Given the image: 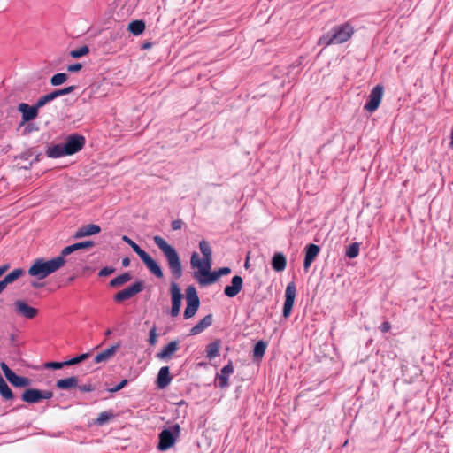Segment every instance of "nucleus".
<instances>
[{
	"label": "nucleus",
	"instance_id": "nucleus-32",
	"mask_svg": "<svg viewBox=\"0 0 453 453\" xmlns=\"http://www.w3.org/2000/svg\"><path fill=\"white\" fill-rule=\"evenodd\" d=\"M132 279V276L129 273H124L110 281V286L112 288L119 287L127 282H128Z\"/></svg>",
	"mask_w": 453,
	"mask_h": 453
},
{
	"label": "nucleus",
	"instance_id": "nucleus-9",
	"mask_svg": "<svg viewBox=\"0 0 453 453\" xmlns=\"http://www.w3.org/2000/svg\"><path fill=\"white\" fill-rule=\"evenodd\" d=\"M170 294H171V302H172V308H171L170 314L172 317L175 318L180 313V307H181V301H182V297H183L180 288L175 281H172L170 284Z\"/></svg>",
	"mask_w": 453,
	"mask_h": 453
},
{
	"label": "nucleus",
	"instance_id": "nucleus-39",
	"mask_svg": "<svg viewBox=\"0 0 453 453\" xmlns=\"http://www.w3.org/2000/svg\"><path fill=\"white\" fill-rule=\"evenodd\" d=\"M89 52V48L87 45H83L79 49L73 50L70 51V56L73 58H79Z\"/></svg>",
	"mask_w": 453,
	"mask_h": 453
},
{
	"label": "nucleus",
	"instance_id": "nucleus-36",
	"mask_svg": "<svg viewBox=\"0 0 453 453\" xmlns=\"http://www.w3.org/2000/svg\"><path fill=\"white\" fill-rule=\"evenodd\" d=\"M68 79V75L65 73H56L54 74L51 78H50V84L52 86H59L61 84H63L64 82H65Z\"/></svg>",
	"mask_w": 453,
	"mask_h": 453
},
{
	"label": "nucleus",
	"instance_id": "nucleus-59",
	"mask_svg": "<svg viewBox=\"0 0 453 453\" xmlns=\"http://www.w3.org/2000/svg\"><path fill=\"white\" fill-rule=\"evenodd\" d=\"M450 138H451L450 146L453 147V127H452V129H451Z\"/></svg>",
	"mask_w": 453,
	"mask_h": 453
},
{
	"label": "nucleus",
	"instance_id": "nucleus-19",
	"mask_svg": "<svg viewBox=\"0 0 453 453\" xmlns=\"http://www.w3.org/2000/svg\"><path fill=\"white\" fill-rule=\"evenodd\" d=\"M100 231H101V228L98 225H96V224L85 225V226H81L76 231V233L74 234V238L79 239V238H83L86 236L94 235V234L100 233Z\"/></svg>",
	"mask_w": 453,
	"mask_h": 453
},
{
	"label": "nucleus",
	"instance_id": "nucleus-3",
	"mask_svg": "<svg viewBox=\"0 0 453 453\" xmlns=\"http://www.w3.org/2000/svg\"><path fill=\"white\" fill-rule=\"evenodd\" d=\"M353 32V27L349 23L335 26L323 35L319 39L318 43L324 47L343 43L351 37Z\"/></svg>",
	"mask_w": 453,
	"mask_h": 453
},
{
	"label": "nucleus",
	"instance_id": "nucleus-1",
	"mask_svg": "<svg viewBox=\"0 0 453 453\" xmlns=\"http://www.w3.org/2000/svg\"><path fill=\"white\" fill-rule=\"evenodd\" d=\"M153 241L165 257L173 278L174 280L180 279L183 274V270L177 250L159 235H155Z\"/></svg>",
	"mask_w": 453,
	"mask_h": 453
},
{
	"label": "nucleus",
	"instance_id": "nucleus-31",
	"mask_svg": "<svg viewBox=\"0 0 453 453\" xmlns=\"http://www.w3.org/2000/svg\"><path fill=\"white\" fill-rule=\"evenodd\" d=\"M145 29V23L142 20H133L128 25V30L134 35H141Z\"/></svg>",
	"mask_w": 453,
	"mask_h": 453
},
{
	"label": "nucleus",
	"instance_id": "nucleus-21",
	"mask_svg": "<svg viewBox=\"0 0 453 453\" xmlns=\"http://www.w3.org/2000/svg\"><path fill=\"white\" fill-rule=\"evenodd\" d=\"M172 381V377L170 375V369L168 366H163L160 368L157 379V384L159 388H166Z\"/></svg>",
	"mask_w": 453,
	"mask_h": 453
},
{
	"label": "nucleus",
	"instance_id": "nucleus-30",
	"mask_svg": "<svg viewBox=\"0 0 453 453\" xmlns=\"http://www.w3.org/2000/svg\"><path fill=\"white\" fill-rule=\"evenodd\" d=\"M220 342L219 341H215L206 347V357L209 359H213L219 355Z\"/></svg>",
	"mask_w": 453,
	"mask_h": 453
},
{
	"label": "nucleus",
	"instance_id": "nucleus-6",
	"mask_svg": "<svg viewBox=\"0 0 453 453\" xmlns=\"http://www.w3.org/2000/svg\"><path fill=\"white\" fill-rule=\"evenodd\" d=\"M211 263L212 259L200 258L197 252H193L190 257V265L193 269H198L197 272H195L194 277L197 280V277H203L204 274H207L211 268Z\"/></svg>",
	"mask_w": 453,
	"mask_h": 453
},
{
	"label": "nucleus",
	"instance_id": "nucleus-57",
	"mask_svg": "<svg viewBox=\"0 0 453 453\" xmlns=\"http://www.w3.org/2000/svg\"><path fill=\"white\" fill-rule=\"evenodd\" d=\"M8 268H9V265L8 264H5V265L0 266V276L2 274H4L8 270Z\"/></svg>",
	"mask_w": 453,
	"mask_h": 453
},
{
	"label": "nucleus",
	"instance_id": "nucleus-16",
	"mask_svg": "<svg viewBox=\"0 0 453 453\" xmlns=\"http://www.w3.org/2000/svg\"><path fill=\"white\" fill-rule=\"evenodd\" d=\"M384 88L382 85L375 86L370 93V113L376 111L380 104Z\"/></svg>",
	"mask_w": 453,
	"mask_h": 453
},
{
	"label": "nucleus",
	"instance_id": "nucleus-13",
	"mask_svg": "<svg viewBox=\"0 0 453 453\" xmlns=\"http://www.w3.org/2000/svg\"><path fill=\"white\" fill-rule=\"evenodd\" d=\"M234 372V366L232 361H228L227 365L223 366L220 370V373L217 374L216 380L218 386L220 388H226L229 386L228 379L229 376Z\"/></svg>",
	"mask_w": 453,
	"mask_h": 453
},
{
	"label": "nucleus",
	"instance_id": "nucleus-37",
	"mask_svg": "<svg viewBox=\"0 0 453 453\" xmlns=\"http://www.w3.org/2000/svg\"><path fill=\"white\" fill-rule=\"evenodd\" d=\"M359 253V243L353 242L346 248L345 255L349 258H355Z\"/></svg>",
	"mask_w": 453,
	"mask_h": 453
},
{
	"label": "nucleus",
	"instance_id": "nucleus-42",
	"mask_svg": "<svg viewBox=\"0 0 453 453\" xmlns=\"http://www.w3.org/2000/svg\"><path fill=\"white\" fill-rule=\"evenodd\" d=\"M76 89V86H69L65 88L58 89L52 91L54 94L55 98L59 97L61 96L68 95L72 92H73Z\"/></svg>",
	"mask_w": 453,
	"mask_h": 453
},
{
	"label": "nucleus",
	"instance_id": "nucleus-33",
	"mask_svg": "<svg viewBox=\"0 0 453 453\" xmlns=\"http://www.w3.org/2000/svg\"><path fill=\"white\" fill-rule=\"evenodd\" d=\"M199 250L203 255V257L212 259V250L210 243L206 240L200 241Z\"/></svg>",
	"mask_w": 453,
	"mask_h": 453
},
{
	"label": "nucleus",
	"instance_id": "nucleus-27",
	"mask_svg": "<svg viewBox=\"0 0 453 453\" xmlns=\"http://www.w3.org/2000/svg\"><path fill=\"white\" fill-rule=\"evenodd\" d=\"M46 155L50 158H59L67 156L66 152H65L64 144L61 143L49 147L46 150Z\"/></svg>",
	"mask_w": 453,
	"mask_h": 453
},
{
	"label": "nucleus",
	"instance_id": "nucleus-52",
	"mask_svg": "<svg viewBox=\"0 0 453 453\" xmlns=\"http://www.w3.org/2000/svg\"><path fill=\"white\" fill-rule=\"evenodd\" d=\"M182 225H183V222L181 219H176V220H173L171 224V226H172V229L173 230H179L182 227Z\"/></svg>",
	"mask_w": 453,
	"mask_h": 453
},
{
	"label": "nucleus",
	"instance_id": "nucleus-17",
	"mask_svg": "<svg viewBox=\"0 0 453 453\" xmlns=\"http://www.w3.org/2000/svg\"><path fill=\"white\" fill-rule=\"evenodd\" d=\"M320 251L319 246L316 244H309L305 247V257L303 261V267L305 270H308L314 261V259L318 257Z\"/></svg>",
	"mask_w": 453,
	"mask_h": 453
},
{
	"label": "nucleus",
	"instance_id": "nucleus-26",
	"mask_svg": "<svg viewBox=\"0 0 453 453\" xmlns=\"http://www.w3.org/2000/svg\"><path fill=\"white\" fill-rule=\"evenodd\" d=\"M219 277L218 270L212 272L209 270V273L204 274V276L197 277V281L201 286H208L216 282Z\"/></svg>",
	"mask_w": 453,
	"mask_h": 453
},
{
	"label": "nucleus",
	"instance_id": "nucleus-46",
	"mask_svg": "<svg viewBox=\"0 0 453 453\" xmlns=\"http://www.w3.org/2000/svg\"><path fill=\"white\" fill-rule=\"evenodd\" d=\"M77 388L81 392H83V393H88V392H92L95 390V387L92 385L91 382H88L83 385H78Z\"/></svg>",
	"mask_w": 453,
	"mask_h": 453
},
{
	"label": "nucleus",
	"instance_id": "nucleus-61",
	"mask_svg": "<svg viewBox=\"0 0 453 453\" xmlns=\"http://www.w3.org/2000/svg\"><path fill=\"white\" fill-rule=\"evenodd\" d=\"M364 110L368 111V100L364 104Z\"/></svg>",
	"mask_w": 453,
	"mask_h": 453
},
{
	"label": "nucleus",
	"instance_id": "nucleus-60",
	"mask_svg": "<svg viewBox=\"0 0 453 453\" xmlns=\"http://www.w3.org/2000/svg\"><path fill=\"white\" fill-rule=\"evenodd\" d=\"M6 287L4 285V283H2L0 281V294L2 293V291H4V289Z\"/></svg>",
	"mask_w": 453,
	"mask_h": 453
},
{
	"label": "nucleus",
	"instance_id": "nucleus-35",
	"mask_svg": "<svg viewBox=\"0 0 453 453\" xmlns=\"http://www.w3.org/2000/svg\"><path fill=\"white\" fill-rule=\"evenodd\" d=\"M121 239L133 249V250L139 256V257L144 254L145 251L128 236L123 235Z\"/></svg>",
	"mask_w": 453,
	"mask_h": 453
},
{
	"label": "nucleus",
	"instance_id": "nucleus-49",
	"mask_svg": "<svg viewBox=\"0 0 453 453\" xmlns=\"http://www.w3.org/2000/svg\"><path fill=\"white\" fill-rule=\"evenodd\" d=\"M115 271L114 268L112 267H108V266H105L104 268H102L99 273H98V275L101 276V277H105V276H108L111 273H113Z\"/></svg>",
	"mask_w": 453,
	"mask_h": 453
},
{
	"label": "nucleus",
	"instance_id": "nucleus-55",
	"mask_svg": "<svg viewBox=\"0 0 453 453\" xmlns=\"http://www.w3.org/2000/svg\"><path fill=\"white\" fill-rule=\"evenodd\" d=\"M391 326L388 322H383L380 326V329L382 332H388L390 329Z\"/></svg>",
	"mask_w": 453,
	"mask_h": 453
},
{
	"label": "nucleus",
	"instance_id": "nucleus-2",
	"mask_svg": "<svg viewBox=\"0 0 453 453\" xmlns=\"http://www.w3.org/2000/svg\"><path fill=\"white\" fill-rule=\"evenodd\" d=\"M65 263L62 257H54L50 260L37 258L28 269V274L38 280H43L50 274L60 269Z\"/></svg>",
	"mask_w": 453,
	"mask_h": 453
},
{
	"label": "nucleus",
	"instance_id": "nucleus-54",
	"mask_svg": "<svg viewBox=\"0 0 453 453\" xmlns=\"http://www.w3.org/2000/svg\"><path fill=\"white\" fill-rule=\"evenodd\" d=\"M219 276L227 275L231 273V269L229 267H221L219 270Z\"/></svg>",
	"mask_w": 453,
	"mask_h": 453
},
{
	"label": "nucleus",
	"instance_id": "nucleus-48",
	"mask_svg": "<svg viewBox=\"0 0 453 453\" xmlns=\"http://www.w3.org/2000/svg\"><path fill=\"white\" fill-rule=\"evenodd\" d=\"M127 382H128L127 380L125 379V380H121L115 387L109 388L108 391L111 392V393L118 392L120 389H122L127 384Z\"/></svg>",
	"mask_w": 453,
	"mask_h": 453
},
{
	"label": "nucleus",
	"instance_id": "nucleus-5",
	"mask_svg": "<svg viewBox=\"0 0 453 453\" xmlns=\"http://www.w3.org/2000/svg\"><path fill=\"white\" fill-rule=\"evenodd\" d=\"M186 300L187 306L183 315L185 319H188L195 316L200 305L196 288L193 285H190L186 288Z\"/></svg>",
	"mask_w": 453,
	"mask_h": 453
},
{
	"label": "nucleus",
	"instance_id": "nucleus-12",
	"mask_svg": "<svg viewBox=\"0 0 453 453\" xmlns=\"http://www.w3.org/2000/svg\"><path fill=\"white\" fill-rule=\"evenodd\" d=\"M14 305L17 312L26 319H32L38 314V310L28 305L25 301L17 300Z\"/></svg>",
	"mask_w": 453,
	"mask_h": 453
},
{
	"label": "nucleus",
	"instance_id": "nucleus-18",
	"mask_svg": "<svg viewBox=\"0 0 453 453\" xmlns=\"http://www.w3.org/2000/svg\"><path fill=\"white\" fill-rule=\"evenodd\" d=\"M179 349V341L174 340L165 345L163 349L156 354V357L161 360L171 358L173 354Z\"/></svg>",
	"mask_w": 453,
	"mask_h": 453
},
{
	"label": "nucleus",
	"instance_id": "nucleus-10",
	"mask_svg": "<svg viewBox=\"0 0 453 453\" xmlns=\"http://www.w3.org/2000/svg\"><path fill=\"white\" fill-rule=\"evenodd\" d=\"M296 295V287L294 281L289 282L285 289V302L283 306V317L288 318Z\"/></svg>",
	"mask_w": 453,
	"mask_h": 453
},
{
	"label": "nucleus",
	"instance_id": "nucleus-50",
	"mask_svg": "<svg viewBox=\"0 0 453 453\" xmlns=\"http://www.w3.org/2000/svg\"><path fill=\"white\" fill-rule=\"evenodd\" d=\"M0 367H1L6 379L13 372L12 369L9 368V366L4 362H1Z\"/></svg>",
	"mask_w": 453,
	"mask_h": 453
},
{
	"label": "nucleus",
	"instance_id": "nucleus-58",
	"mask_svg": "<svg viewBox=\"0 0 453 453\" xmlns=\"http://www.w3.org/2000/svg\"><path fill=\"white\" fill-rule=\"evenodd\" d=\"M151 46H152V43H151V42H145V43H143V45H142V49H144V50H146V49H150Z\"/></svg>",
	"mask_w": 453,
	"mask_h": 453
},
{
	"label": "nucleus",
	"instance_id": "nucleus-28",
	"mask_svg": "<svg viewBox=\"0 0 453 453\" xmlns=\"http://www.w3.org/2000/svg\"><path fill=\"white\" fill-rule=\"evenodd\" d=\"M118 349V346H111L108 349H106L105 350L98 353L96 357H95V363L98 364V363H102V362H105L107 361L108 359H110L116 352Z\"/></svg>",
	"mask_w": 453,
	"mask_h": 453
},
{
	"label": "nucleus",
	"instance_id": "nucleus-62",
	"mask_svg": "<svg viewBox=\"0 0 453 453\" xmlns=\"http://www.w3.org/2000/svg\"><path fill=\"white\" fill-rule=\"evenodd\" d=\"M110 334H111V330H110V329H108V330L106 331V335H109Z\"/></svg>",
	"mask_w": 453,
	"mask_h": 453
},
{
	"label": "nucleus",
	"instance_id": "nucleus-43",
	"mask_svg": "<svg viewBox=\"0 0 453 453\" xmlns=\"http://www.w3.org/2000/svg\"><path fill=\"white\" fill-rule=\"evenodd\" d=\"M77 249L75 248V243L72 244V245H69L65 248H64L60 253L59 256H58L57 257H62V260H65V257L68 255H70L71 253L76 251Z\"/></svg>",
	"mask_w": 453,
	"mask_h": 453
},
{
	"label": "nucleus",
	"instance_id": "nucleus-45",
	"mask_svg": "<svg viewBox=\"0 0 453 453\" xmlns=\"http://www.w3.org/2000/svg\"><path fill=\"white\" fill-rule=\"evenodd\" d=\"M64 366H66V364L64 362H47L44 364V367L48 369H61Z\"/></svg>",
	"mask_w": 453,
	"mask_h": 453
},
{
	"label": "nucleus",
	"instance_id": "nucleus-34",
	"mask_svg": "<svg viewBox=\"0 0 453 453\" xmlns=\"http://www.w3.org/2000/svg\"><path fill=\"white\" fill-rule=\"evenodd\" d=\"M267 347V343L264 341H258L253 349V356L255 358H262L265 355V349Z\"/></svg>",
	"mask_w": 453,
	"mask_h": 453
},
{
	"label": "nucleus",
	"instance_id": "nucleus-51",
	"mask_svg": "<svg viewBox=\"0 0 453 453\" xmlns=\"http://www.w3.org/2000/svg\"><path fill=\"white\" fill-rule=\"evenodd\" d=\"M81 68H82V65L80 64V63H76V64L68 65L67 66V71L68 72H72V73H75V72H79Z\"/></svg>",
	"mask_w": 453,
	"mask_h": 453
},
{
	"label": "nucleus",
	"instance_id": "nucleus-15",
	"mask_svg": "<svg viewBox=\"0 0 453 453\" xmlns=\"http://www.w3.org/2000/svg\"><path fill=\"white\" fill-rule=\"evenodd\" d=\"M243 280L241 276L235 275L232 278L231 285L224 288V294L227 297H234L242 288Z\"/></svg>",
	"mask_w": 453,
	"mask_h": 453
},
{
	"label": "nucleus",
	"instance_id": "nucleus-53",
	"mask_svg": "<svg viewBox=\"0 0 453 453\" xmlns=\"http://www.w3.org/2000/svg\"><path fill=\"white\" fill-rule=\"evenodd\" d=\"M42 400L50 399L53 396V393L50 390H41Z\"/></svg>",
	"mask_w": 453,
	"mask_h": 453
},
{
	"label": "nucleus",
	"instance_id": "nucleus-38",
	"mask_svg": "<svg viewBox=\"0 0 453 453\" xmlns=\"http://www.w3.org/2000/svg\"><path fill=\"white\" fill-rule=\"evenodd\" d=\"M112 417L113 414L111 411H103L98 415L97 418L95 421V424L98 426H103L105 423H107Z\"/></svg>",
	"mask_w": 453,
	"mask_h": 453
},
{
	"label": "nucleus",
	"instance_id": "nucleus-40",
	"mask_svg": "<svg viewBox=\"0 0 453 453\" xmlns=\"http://www.w3.org/2000/svg\"><path fill=\"white\" fill-rule=\"evenodd\" d=\"M54 99H56L54 94L53 92H50L40 97L35 104H37V107L41 108Z\"/></svg>",
	"mask_w": 453,
	"mask_h": 453
},
{
	"label": "nucleus",
	"instance_id": "nucleus-22",
	"mask_svg": "<svg viewBox=\"0 0 453 453\" xmlns=\"http://www.w3.org/2000/svg\"><path fill=\"white\" fill-rule=\"evenodd\" d=\"M212 324V315L208 314L195 325L189 332V335H196L205 330Z\"/></svg>",
	"mask_w": 453,
	"mask_h": 453
},
{
	"label": "nucleus",
	"instance_id": "nucleus-23",
	"mask_svg": "<svg viewBox=\"0 0 453 453\" xmlns=\"http://www.w3.org/2000/svg\"><path fill=\"white\" fill-rule=\"evenodd\" d=\"M287 266L286 257L281 252H276L272 258V267L276 272H282Z\"/></svg>",
	"mask_w": 453,
	"mask_h": 453
},
{
	"label": "nucleus",
	"instance_id": "nucleus-20",
	"mask_svg": "<svg viewBox=\"0 0 453 453\" xmlns=\"http://www.w3.org/2000/svg\"><path fill=\"white\" fill-rule=\"evenodd\" d=\"M21 399L27 403H37L42 401L41 390L37 388H28L22 393Z\"/></svg>",
	"mask_w": 453,
	"mask_h": 453
},
{
	"label": "nucleus",
	"instance_id": "nucleus-8",
	"mask_svg": "<svg viewBox=\"0 0 453 453\" xmlns=\"http://www.w3.org/2000/svg\"><path fill=\"white\" fill-rule=\"evenodd\" d=\"M86 142L85 137L81 134H70L64 143L65 152L67 156L73 155L82 150Z\"/></svg>",
	"mask_w": 453,
	"mask_h": 453
},
{
	"label": "nucleus",
	"instance_id": "nucleus-44",
	"mask_svg": "<svg viewBox=\"0 0 453 453\" xmlns=\"http://www.w3.org/2000/svg\"><path fill=\"white\" fill-rule=\"evenodd\" d=\"M157 342V327H156V326H153V327L150 330L149 343L151 346H154V345H156Z\"/></svg>",
	"mask_w": 453,
	"mask_h": 453
},
{
	"label": "nucleus",
	"instance_id": "nucleus-41",
	"mask_svg": "<svg viewBox=\"0 0 453 453\" xmlns=\"http://www.w3.org/2000/svg\"><path fill=\"white\" fill-rule=\"evenodd\" d=\"M88 357H89L88 353H83V354L79 355L75 357H73L69 360L65 361V364H66V365H77V364L86 360Z\"/></svg>",
	"mask_w": 453,
	"mask_h": 453
},
{
	"label": "nucleus",
	"instance_id": "nucleus-56",
	"mask_svg": "<svg viewBox=\"0 0 453 453\" xmlns=\"http://www.w3.org/2000/svg\"><path fill=\"white\" fill-rule=\"evenodd\" d=\"M121 264L123 267H127L130 265V259L128 257H124Z\"/></svg>",
	"mask_w": 453,
	"mask_h": 453
},
{
	"label": "nucleus",
	"instance_id": "nucleus-24",
	"mask_svg": "<svg viewBox=\"0 0 453 453\" xmlns=\"http://www.w3.org/2000/svg\"><path fill=\"white\" fill-rule=\"evenodd\" d=\"M79 379L76 376H71L65 379L57 380L56 387L59 389L68 390L78 386Z\"/></svg>",
	"mask_w": 453,
	"mask_h": 453
},
{
	"label": "nucleus",
	"instance_id": "nucleus-29",
	"mask_svg": "<svg viewBox=\"0 0 453 453\" xmlns=\"http://www.w3.org/2000/svg\"><path fill=\"white\" fill-rule=\"evenodd\" d=\"M25 273V271L22 268H16L10 273H8L2 280H0L6 287L8 284L15 281L20 276Z\"/></svg>",
	"mask_w": 453,
	"mask_h": 453
},
{
	"label": "nucleus",
	"instance_id": "nucleus-7",
	"mask_svg": "<svg viewBox=\"0 0 453 453\" xmlns=\"http://www.w3.org/2000/svg\"><path fill=\"white\" fill-rule=\"evenodd\" d=\"M145 288V284L142 280H138L132 284L131 286L119 291L113 296V299L116 303H121L123 301L128 300L142 292Z\"/></svg>",
	"mask_w": 453,
	"mask_h": 453
},
{
	"label": "nucleus",
	"instance_id": "nucleus-4",
	"mask_svg": "<svg viewBox=\"0 0 453 453\" xmlns=\"http://www.w3.org/2000/svg\"><path fill=\"white\" fill-rule=\"evenodd\" d=\"M180 435V426L177 423L162 430L158 434L157 449L159 451H165L169 449L175 444Z\"/></svg>",
	"mask_w": 453,
	"mask_h": 453
},
{
	"label": "nucleus",
	"instance_id": "nucleus-47",
	"mask_svg": "<svg viewBox=\"0 0 453 453\" xmlns=\"http://www.w3.org/2000/svg\"><path fill=\"white\" fill-rule=\"evenodd\" d=\"M94 245H95V243L93 241H85V242H76L75 248L78 250L81 249L90 248V247H93Z\"/></svg>",
	"mask_w": 453,
	"mask_h": 453
},
{
	"label": "nucleus",
	"instance_id": "nucleus-14",
	"mask_svg": "<svg viewBox=\"0 0 453 453\" xmlns=\"http://www.w3.org/2000/svg\"><path fill=\"white\" fill-rule=\"evenodd\" d=\"M140 258L145 264L150 272L157 278L161 279L164 277L160 265L146 251L142 257H140Z\"/></svg>",
	"mask_w": 453,
	"mask_h": 453
},
{
	"label": "nucleus",
	"instance_id": "nucleus-11",
	"mask_svg": "<svg viewBox=\"0 0 453 453\" xmlns=\"http://www.w3.org/2000/svg\"><path fill=\"white\" fill-rule=\"evenodd\" d=\"M40 108L37 107V104L30 106L26 103H20L18 105V111L22 114V123L28 122L30 120L35 119L38 115V110Z\"/></svg>",
	"mask_w": 453,
	"mask_h": 453
},
{
	"label": "nucleus",
	"instance_id": "nucleus-25",
	"mask_svg": "<svg viewBox=\"0 0 453 453\" xmlns=\"http://www.w3.org/2000/svg\"><path fill=\"white\" fill-rule=\"evenodd\" d=\"M6 380L14 387L19 388L28 387L31 384L30 379L19 376L14 372H12Z\"/></svg>",
	"mask_w": 453,
	"mask_h": 453
}]
</instances>
